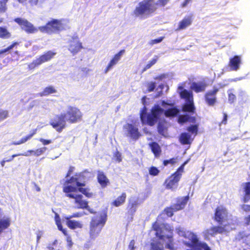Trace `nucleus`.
<instances>
[{
	"label": "nucleus",
	"instance_id": "nucleus-20",
	"mask_svg": "<svg viewBox=\"0 0 250 250\" xmlns=\"http://www.w3.org/2000/svg\"><path fill=\"white\" fill-rule=\"evenodd\" d=\"M188 200L189 197L188 196L178 199L177 203L175 205V210H179L184 208Z\"/></svg>",
	"mask_w": 250,
	"mask_h": 250
},
{
	"label": "nucleus",
	"instance_id": "nucleus-62",
	"mask_svg": "<svg viewBox=\"0 0 250 250\" xmlns=\"http://www.w3.org/2000/svg\"><path fill=\"white\" fill-rule=\"evenodd\" d=\"M246 221L247 224H249V223L250 221V215L246 218Z\"/></svg>",
	"mask_w": 250,
	"mask_h": 250
},
{
	"label": "nucleus",
	"instance_id": "nucleus-48",
	"mask_svg": "<svg viewBox=\"0 0 250 250\" xmlns=\"http://www.w3.org/2000/svg\"><path fill=\"white\" fill-rule=\"evenodd\" d=\"M21 155L25 156H29L31 155H34L35 156V150H29L21 154Z\"/></svg>",
	"mask_w": 250,
	"mask_h": 250
},
{
	"label": "nucleus",
	"instance_id": "nucleus-33",
	"mask_svg": "<svg viewBox=\"0 0 250 250\" xmlns=\"http://www.w3.org/2000/svg\"><path fill=\"white\" fill-rule=\"evenodd\" d=\"M84 214H86V213H84V212H77L73 213L72 215H65L64 216V218L66 220H69L71 219L72 218H79L83 216Z\"/></svg>",
	"mask_w": 250,
	"mask_h": 250
},
{
	"label": "nucleus",
	"instance_id": "nucleus-8",
	"mask_svg": "<svg viewBox=\"0 0 250 250\" xmlns=\"http://www.w3.org/2000/svg\"><path fill=\"white\" fill-rule=\"evenodd\" d=\"M182 86H179L178 92L182 98L185 99L186 104L183 106V111L193 112L195 109L193 104V98L192 92L183 89Z\"/></svg>",
	"mask_w": 250,
	"mask_h": 250
},
{
	"label": "nucleus",
	"instance_id": "nucleus-46",
	"mask_svg": "<svg viewBox=\"0 0 250 250\" xmlns=\"http://www.w3.org/2000/svg\"><path fill=\"white\" fill-rule=\"evenodd\" d=\"M113 159L118 162H121L122 161V157L120 153L117 151L114 155Z\"/></svg>",
	"mask_w": 250,
	"mask_h": 250
},
{
	"label": "nucleus",
	"instance_id": "nucleus-52",
	"mask_svg": "<svg viewBox=\"0 0 250 250\" xmlns=\"http://www.w3.org/2000/svg\"><path fill=\"white\" fill-rule=\"evenodd\" d=\"M163 40V37H161V38H160L159 39H155V40L151 41L150 43L151 44H154L158 43H159L161 42H162Z\"/></svg>",
	"mask_w": 250,
	"mask_h": 250
},
{
	"label": "nucleus",
	"instance_id": "nucleus-50",
	"mask_svg": "<svg viewBox=\"0 0 250 250\" xmlns=\"http://www.w3.org/2000/svg\"><path fill=\"white\" fill-rule=\"evenodd\" d=\"M176 162V161L175 159H171L168 160H165L164 162V164L165 166L167 165L168 164H174Z\"/></svg>",
	"mask_w": 250,
	"mask_h": 250
},
{
	"label": "nucleus",
	"instance_id": "nucleus-28",
	"mask_svg": "<svg viewBox=\"0 0 250 250\" xmlns=\"http://www.w3.org/2000/svg\"><path fill=\"white\" fill-rule=\"evenodd\" d=\"M36 133V131H34V132L30 135H28L26 136L22 137L20 140L18 141H14L12 142V144L14 145H20L22 144L25 142H26L28 140H30L32 136Z\"/></svg>",
	"mask_w": 250,
	"mask_h": 250
},
{
	"label": "nucleus",
	"instance_id": "nucleus-21",
	"mask_svg": "<svg viewBox=\"0 0 250 250\" xmlns=\"http://www.w3.org/2000/svg\"><path fill=\"white\" fill-rule=\"evenodd\" d=\"M126 197V193H122L121 196L117 197L112 202V205L116 207L122 206L125 202Z\"/></svg>",
	"mask_w": 250,
	"mask_h": 250
},
{
	"label": "nucleus",
	"instance_id": "nucleus-19",
	"mask_svg": "<svg viewBox=\"0 0 250 250\" xmlns=\"http://www.w3.org/2000/svg\"><path fill=\"white\" fill-rule=\"evenodd\" d=\"M206 86L207 84L204 82H199L193 83L190 86V88L192 90L198 93L204 91Z\"/></svg>",
	"mask_w": 250,
	"mask_h": 250
},
{
	"label": "nucleus",
	"instance_id": "nucleus-12",
	"mask_svg": "<svg viewBox=\"0 0 250 250\" xmlns=\"http://www.w3.org/2000/svg\"><path fill=\"white\" fill-rule=\"evenodd\" d=\"M56 53L49 51L41 56L40 58L35 60L29 65L30 69H33L37 66L41 64L46 62L49 61L56 55Z\"/></svg>",
	"mask_w": 250,
	"mask_h": 250
},
{
	"label": "nucleus",
	"instance_id": "nucleus-45",
	"mask_svg": "<svg viewBox=\"0 0 250 250\" xmlns=\"http://www.w3.org/2000/svg\"><path fill=\"white\" fill-rule=\"evenodd\" d=\"M169 0H158L157 3H155L156 6L160 5L161 6H165Z\"/></svg>",
	"mask_w": 250,
	"mask_h": 250
},
{
	"label": "nucleus",
	"instance_id": "nucleus-2",
	"mask_svg": "<svg viewBox=\"0 0 250 250\" xmlns=\"http://www.w3.org/2000/svg\"><path fill=\"white\" fill-rule=\"evenodd\" d=\"M70 171L66 177V180L63 185V191L66 196L74 200V203L77 208H87L88 202L83 199V193L87 197L91 196L89 190L83 187L85 186L84 178L83 174H76L70 179L68 178Z\"/></svg>",
	"mask_w": 250,
	"mask_h": 250
},
{
	"label": "nucleus",
	"instance_id": "nucleus-60",
	"mask_svg": "<svg viewBox=\"0 0 250 250\" xmlns=\"http://www.w3.org/2000/svg\"><path fill=\"white\" fill-rule=\"evenodd\" d=\"M7 162L6 160V158L3 159L1 162H0V165L1 166V167H4V165H5V163Z\"/></svg>",
	"mask_w": 250,
	"mask_h": 250
},
{
	"label": "nucleus",
	"instance_id": "nucleus-3",
	"mask_svg": "<svg viewBox=\"0 0 250 250\" xmlns=\"http://www.w3.org/2000/svg\"><path fill=\"white\" fill-rule=\"evenodd\" d=\"M82 113L75 106H68L65 113H61L52 120L50 124L57 131L61 132L66 126V122L75 124L80 121L82 118Z\"/></svg>",
	"mask_w": 250,
	"mask_h": 250
},
{
	"label": "nucleus",
	"instance_id": "nucleus-55",
	"mask_svg": "<svg viewBox=\"0 0 250 250\" xmlns=\"http://www.w3.org/2000/svg\"><path fill=\"white\" fill-rule=\"evenodd\" d=\"M21 154H14V155H12L10 157H9V158H8V159L6 158V160L7 162H11L13 160V159L15 157L18 156H21Z\"/></svg>",
	"mask_w": 250,
	"mask_h": 250
},
{
	"label": "nucleus",
	"instance_id": "nucleus-11",
	"mask_svg": "<svg viewBox=\"0 0 250 250\" xmlns=\"http://www.w3.org/2000/svg\"><path fill=\"white\" fill-rule=\"evenodd\" d=\"M15 21L21 27V29L28 33L37 32L39 29L34 25L27 20L22 18H17Z\"/></svg>",
	"mask_w": 250,
	"mask_h": 250
},
{
	"label": "nucleus",
	"instance_id": "nucleus-41",
	"mask_svg": "<svg viewBox=\"0 0 250 250\" xmlns=\"http://www.w3.org/2000/svg\"><path fill=\"white\" fill-rule=\"evenodd\" d=\"M159 173V170L154 167H152L149 169V173L152 176H156Z\"/></svg>",
	"mask_w": 250,
	"mask_h": 250
},
{
	"label": "nucleus",
	"instance_id": "nucleus-38",
	"mask_svg": "<svg viewBox=\"0 0 250 250\" xmlns=\"http://www.w3.org/2000/svg\"><path fill=\"white\" fill-rule=\"evenodd\" d=\"M18 1L21 3H24L27 0H18ZM38 0H28V3L30 6H33L38 4Z\"/></svg>",
	"mask_w": 250,
	"mask_h": 250
},
{
	"label": "nucleus",
	"instance_id": "nucleus-14",
	"mask_svg": "<svg viewBox=\"0 0 250 250\" xmlns=\"http://www.w3.org/2000/svg\"><path fill=\"white\" fill-rule=\"evenodd\" d=\"M83 48L82 43L77 37H74L70 40L68 49L73 54H76Z\"/></svg>",
	"mask_w": 250,
	"mask_h": 250
},
{
	"label": "nucleus",
	"instance_id": "nucleus-44",
	"mask_svg": "<svg viewBox=\"0 0 250 250\" xmlns=\"http://www.w3.org/2000/svg\"><path fill=\"white\" fill-rule=\"evenodd\" d=\"M17 43L16 42H14L12 44H11V45H10L9 47H8L7 48L4 49H3V50H0V56L4 53H6L8 51H9V50H10L11 49H13L14 46L17 44Z\"/></svg>",
	"mask_w": 250,
	"mask_h": 250
},
{
	"label": "nucleus",
	"instance_id": "nucleus-6",
	"mask_svg": "<svg viewBox=\"0 0 250 250\" xmlns=\"http://www.w3.org/2000/svg\"><path fill=\"white\" fill-rule=\"evenodd\" d=\"M67 21L64 20H53L49 21L45 26L39 27L42 32L51 34L53 32H60L67 28Z\"/></svg>",
	"mask_w": 250,
	"mask_h": 250
},
{
	"label": "nucleus",
	"instance_id": "nucleus-57",
	"mask_svg": "<svg viewBox=\"0 0 250 250\" xmlns=\"http://www.w3.org/2000/svg\"><path fill=\"white\" fill-rule=\"evenodd\" d=\"M192 0H185L182 4V7H185Z\"/></svg>",
	"mask_w": 250,
	"mask_h": 250
},
{
	"label": "nucleus",
	"instance_id": "nucleus-31",
	"mask_svg": "<svg viewBox=\"0 0 250 250\" xmlns=\"http://www.w3.org/2000/svg\"><path fill=\"white\" fill-rule=\"evenodd\" d=\"M158 59L159 57L158 56H154V57L150 61H149L147 64L146 65L144 69V71H145L146 69L150 68L151 66L154 65L157 62Z\"/></svg>",
	"mask_w": 250,
	"mask_h": 250
},
{
	"label": "nucleus",
	"instance_id": "nucleus-37",
	"mask_svg": "<svg viewBox=\"0 0 250 250\" xmlns=\"http://www.w3.org/2000/svg\"><path fill=\"white\" fill-rule=\"evenodd\" d=\"M146 86L148 92L152 91L155 87V83L150 82L146 83Z\"/></svg>",
	"mask_w": 250,
	"mask_h": 250
},
{
	"label": "nucleus",
	"instance_id": "nucleus-5",
	"mask_svg": "<svg viewBox=\"0 0 250 250\" xmlns=\"http://www.w3.org/2000/svg\"><path fill=\"white\" fill-rule=\"evenodd\" d=\"M107 208L92 217L90 223L89 234L91 239H95L99 234L107 220Z\"/></svg>",
	"mask_w": 250,
	"mask_h": 250
},
{
	"label": "nucleus",
	"instance_id": "nucleus-24",
	"mask_svg": "<svg viewBox=\"0 0 250 250\" xmlns=\"http://www.w3.org/2000/svg\"><path fill=\"white\" fill-rule=\"evenodd\" d=\"M124 53L125 50H122L113 57L112 60H110V67L116 65L118 63V62L121 60Z\"/></svg>",
	"mask_w": 250,
	"mask_h": 250
},
{
	"label": "nucleus",
	"instance_id": "nucleus-47",
	"mask_svg": "<svg viewBox=\"0 0 250 250\" xmlns=\"http://www.w3.org/2000/svg\"><path fill=\"white\" fill-rule=\"evenodd\" d=\"M43 231H42V230H38V231H37L36 234V235H37V243H38L39 242L41 238L42 237V236L43 235Z\"/></svg>",
	"mask_w": 250,
	"mask_h": 250
},
{
	"label": "nucleus",
	"instance_id": "nucleus-39",
	"mask_svg": "<svg viewBox=\"0 0 250 250\" xmlns=\"http://www.w3.org/2000/svg\"><path fill=\"white\" fill-rule=\"evenodd\" d=\"M8 116V112L6 110L0 109V121L4 120Z\"/></svg>",
	"mask_w": 250,
	"mask_h": 250
},
{
	"label": "nucleus",
	"instance_id": "nucleus-7",
	"mask_svg": "<svg viewBox=\"0 0 250 250\" xmlns=\"http://www.w3.org/2000/svg\"><path fill=\"white\" fill-rule=\"evenodd\" d=\"M156 9L154 0H144L139 3L134 12L137 16H143L154 12Z\"/></svg>",
	"mask_w": 250,
	"mask_h": 250
},
{
	"label": "nucleus",
	"instance_id": "nucleus-4",
	"mask_svg": "<svg viewBox=\"0 0 250 250\" xmlns=\"http://www.w3.org/2000/svg\"><path fill=\"white\" fill-rule=\"evenodd\" d=\"M157 226L155 223L153 225V228L156 231V235L158 241L151 243V250H163V244L164 243L167 249L175 250L171 227L168 225L163 224L160 228H157Z\"/></svg>",
	"mask_w": 250,
	"mask_h": 250
},
{
	"label": "nucleus",
	"instance_id": "nucleus-9",
	"mask_svg": "<svg viewBox=\"0 0 250 250\" xmlns=\"http://www.w3.org/2000/svg\"><path fill=\"white\" fill-rule=\"evenodd\" d=\"M188 162V160L186 161L174 174L166 180L165 184L166 188L167 189L174 190L177 188L178 183L181 178L182 173L184 171V167Z\"/></svg>",
	"mask_w": 250,
	"mask_h": 250
},
{
	"label": "nucleus",
	"instance_id": "nucleus-40",
	"mask_svg": "<svg viewBox=\"0 0 250 250\" xmlns=\"http://www.w3.org/2000/svg\"><path fill=\"white\" fill-rule=\"evenodd\" d=\"M188 130L192 134L196 135L198 131V126L197 125H191L188 127Z\"/></svg>",
	"mask_w": 250,
	"mask_h": 250
},
{
	"label": "nucleus",
	"instance_id": "nucleus-18",
	"mask_svg": "<svg viewBox=\"0 0 250 250\" xmlns=\"http://www.w3.org/2000/svg\"><path fill=\"white\" fill-rule=\"evenodd\" d=\"M192 23V16H188L185 17L178 24V30H183L191 25Z\"/></svg>",
	"mask_w": 250,
	"mask_h": 250
},
{
	"label": "nucleus",
	"instance_id": "nucleus-51",
	"mask_svg": "<svg viewBox=\"0 0 250 250\" xmlns=\"http://www.w3.org/2000/svg\"><path fill=\"white\" fill-rule=\"evenodd\" d=\"M163 85H160L157 88L156 90L158 91V94H157L156 97H159L162 94V89L163 88Z\"/></svg>",
	"mask_w": 250,
	"mask_h": 250
},
{
	"label": "nucleus",
	"instance_id": "nucleus-1",
	"mask_svg": "<svg viewBox=\"0 0 250 250\" xmlns=\"http://www.w3.org/2000/svg\"><path fill=\"white\" fill-rule=\"evenodd\" d=\"M178 113L179 110L174 107L173 103L163 101L154 104L148 114L146 113V108L145 107L141 111L140 118L143 123L146 122L151 126L159 122L158 131L163 136L166 137L167 135V127L162 124L164 117H173Z\"/></svg>",
	"mask_w": 250,
	"mask_h": 250
},
{
	"label": "nucleus",
	"instance_id": "nucleus-15",
	"mask_svg": "<svg viewBox=\"0 0 250 250\" xmlns=\"http://www.w3.org/2000/svg\"><path fill=\"white\" fill-rule=\"evenodd\" d=\"M124 128L127 136L133 139H137L140 136L138 128L131 124H126L124 126Z\"/></svg>",
	"mask_w": 250,
	"mask_h": 250
},
{
	"label": "nucleus",
	"instance_id": "nucleus-30",
	"mask_svg": "<svg viewBox=\"0 0 250 250\" xmlns=\"http://www.w3.org/2000/svg\"><path fill=\"white\" fill-rule=\"evenodd\" d=\"M55 219L56 224L58 227V229L60 230H61L65 235H67L66 230L62 229V227L61 225V219H60L59 216L57 214H56Z\"/></svg>",
	"mask_w": 250,
	"mask_h": 250
},
{
	"label": "nucleus",
	"instance_id": "nucleus-16",
	"mask_svg": "<svg viewBox=\"0 0 250 250\" xmlns=\"http://www.w3.org/2000/svg\"><path fill=\"white\" fill-rule=\"evenodd\" d=\"M218 91L217 88H214L212 91L208 92L206 95V101L209 105H213L216 102L215 94Z\"/></svg>",
	"mask_w": 250,
	"mask_h": 250
},
{
	"label": "nucleus",
	"instance_id": "nucleus-36",
	"mask_svg": "<svg viewBox=\"0 0 250 250\" xmlns=\"http://www.w3.org/2000/svg\"><path fill=\"white\" fill-rule=\"evenodd\" d=\"M46 150V147H42L35 150V156H39L43 154Z\"/></svg>",
	"mask_w": 250,
	"mask_h": 250
},
{
	"label": "nucleus",
	"instance_id": "nucleus-58",
	"mask_svg": "<svg viewBox=\"0 0 250 250\" xmlns=\"http://www.w3.org/2000/svg\"><path fill=\"white\" fill-rule=\"evenodd\" d=\"M66 241L68 243V246L69 247H71L73 244L71 237L70 236H67L66 238Z\"/></svg>",
	"mask_w": 250,
	"mask_h": 250
},
{
	"label": "nucleus",
	"instance_id": "nucleus-59",
	"mask_svg": "<svg viewBox=\"0 0 250 250\" xmlns=\"http://www.w3.org/2000/svg\"><path fill=\"white\" fill-rule=\"evenodd\" d=\"M166 77V75L165 74H163V75H161L157 77H156L155 78V79H159V80H162L163 79H164Z\"/></svg>",
	"mask_w": 250,
	"mask_h": 250
},
{
	"label": "nucleus",
	"instance_id": "nucleus-42",
	"mask_svg": "<svg viewBox=\"0 0 250 250\" xmlns=\"http://www.w3.org/2000/svg\"><path fill=\"white\" fill-rule=\"evenodd\" d=\"M189 119V117L187 115H181L179 117L178 122L179 123H184L188 121Z\"/></svg>",
	"mask_w": 250,
	"mask_h": 250
},
{
	"label": "nucleus",
	"instance_id": "nucleus-34",
	"mask_svg": "<svg viewBox=\"0 0 250 250\" xmlns=\"http://www.w3.org/2000/svg\"><path fill=\"white\" fill-rule=\"evenodd\" d=\"M138 201L137 200L130 199L129 201L130 207V210L131 212H135L136 208L138 204Z\"/></svg>",
	"mask_w": 250,
	"mask_h": 250
},
{
	"label": "nucleus",
	"instance_id": "nucleus-22",
	"mask_svg": "<svg viewBox=\"0 0 250 250\" xmlns=\"http://www.w3.org/2000/svg\"><path fill=\"white\" fill-rule=\"evenodd\" d=\"M245 195L243 198L244 202H248L250 199V182L246 183L243 185Z\"/></svg>",
	"mask_w": 250,
	"mask_h": 250
},
{
	"label": "nucleus",
	"instance_id": "nucleus-29",
	"mask_svg": "<svg viewBox=\"0 0 250 250\" xmlns=\"http://www.w3.org/2000/svg\"><path fill=\"white\" fill-rule=\"evenodd\" d=\"M98 180L99 183L103 187H104L108 182L107 178L105 177L103 172L100 171L98 172Z\"/></svg>",
	"mask_w": 250,
	"mask_h": 250
},
{
	"label": "nucleus",
	"instance_id": "nucleus-25",
	"mask_svg": "<svg viewBox=\"0 0 250 250\" xmlns=\"http://www.w3.org/2000/svg\"><path fill=\"white\" fill-rule=\"evenodd\" d=\"M192 140L191 135L189 133H183L180 136V141L183 144H190Z\"/></svg>",
	"mask_w": 250,
	"mask_h": 250
},
{
	"label": "nucleus",
	"instance_id": "nucleus-35",
	"mask_svg": "<svg viewBox=\"0 0 250 250\" xmlns=\"http://www.w3.org/2000/svg\"><path fill=\"white\" fill-rule=\"evenodd\" d=\"M8 0H0V12H5L7 9L6 4Z\"/></svg>",
	"mask_w": 250,
	"mask_h": 250
},
{
	"label": "nucleus",
	"instance_id": "nucleus-56",
	"mask_svg": "<svg viewBox=\"0 0 250 250\" xmlns=\"http://www.w3.org/2000/svg\"><path fill=\"white\" fill-rule=\"evenodd\" d=\"M134 245H135V241L134 240L131 241V242L129 243V246H128L129 248L131 250H134L135 248Z\"/></svg>",
	"mask_w": 250,
	"mask_h": 250
},
{
	"label": "nucleus",
	"instance_id": "nucleus-27",
	"mask_svg": "<svg viewBox=\"0 0 250 250\" xmlns=\"http://www.w3.org/2000/svg\"><path fill=\"white\" fill-rule=\"evenodd\" d=\"M56 92V90L54 87L49 86L45 87L43 91L40 93V96H46L49 94H53Z\"/></svg>",
	"mask_w": 250,
	"mask_h": 250
},
{
	"label": "nucleus",
	"instance_id": "nucleus-32",
	"mask_svg": "<svg viewBox=\"0 0 250 250\" xmlns=\"http://www.w3.org/2000/svg\"><path fill=\"white\" fill-rule=\"evenodd\" d=\"M10 37V33L3 27H0V38L7 39Z\"/></svg>",
	"mask_w": 250,
	"mask_h": 250
},
{
	"label": "nucleus",
	"instance_id": "nucleus-43",
	"mask_svg": "<svg viewBox=\"0 0 250 250\" xmlns=\"http://www.w3.org/2000/svg\"><path fill=\"white\" fill-rule=\"evenodd\" d=\"M175 209V205L171 208H167L165 209V211L168 216H171L173 214V212L176 211Z\"/></svg>",
	"mask_w": 250,
	"mask_h": 250
},
{
	"label": "nucleus",
	"instance_id": "nucleus-64",
	"mask_svg": "<svg viewBox=\"0 0 250 250\" xmlns=\"http://www.w3.org/2000/svg\"><path fill=\"white\" fill-rule=\"evenodd\" d=\"M37 190L38 191H40V188L39 187H38V188H37Z\"/></svg>",
	"mask_w": 250,
	"mask_h": 250
},
{
	"label": "nucleus",
	"instance_id": "nucleus-63",
	"mask_svg": "<svg viewBox=\"0 0 250 250\" xmlns=\"http://www.w3.org/2000/svg\"><path fill=\"white\" fill-rule=\"evenodd\" d=\"M87 209L89 211V212H90V213H93V211L92 209H90V208H88V207L87 208Z\"/></svg>",
	"mask_w": 250,
	"mask_h": 250
},
{
	"label": "nucleus",
	"instance_id": "nucleus-49",
	"mask_svg": "<svg viewBox=\"0 0 250 250\" xmlns=\"http://www.w3.org/2000/svg\"><path fill=\"white\" fill-rule=\"evenodd\" d=\"M39 141L43 145H47L52 143L51 140H45L42 138L40 139Z\"/></svg>",
	"mask_w": 250,
	"mask_h": 250
},
{
	"label": "nucleus",
	"instance_id": "nucleus-17",
	"mask_svg": "<svg viewBox=\"0 0 250 250\" xmlns=\"http://www.w3.org/2000/svg\"><path fill=\"white\" fill-rule=\"evenodd\" d=\"M241 63V57L236 56L230 59L229 65L232 70L237 71L239 69Z\"/></svg>",
	"mask_w": 250,
	"mask_h": 250
},
{
	"label": "nucleus",
	"instance_id": "nucleus-23",
	"mask_svg": "<svg viewBox=\"0 0 250 250\" xmlns=\"http://www.w3.org/2000/svg\"><path fill=\"white\" fill-rule=\"evenodd\" d=\"M67 226L71 229H81L83 227V224L79 221L75 220H66Z\"/></svg>",
	"mask_w": 250,
	"mask_h": 250
},
{
	"label": "nucleus",
	"instance_id": "nucleus-13",
	"mask_svg": "<svg viewBox=\"0 0 250 250\" xmlns=\"http://www.w3.org/2000/svg\"><path fill=\"white\" fill-rule=\"evenodd\" d=\"M233 227L225 228L223 226L220 227H214L209 229H207L203 232V234L206 238L208 237L209 236H213L217 233H222L226 232H228L231 230Z\"/></svg>",
	"mask_w": 250,
	"mask_h": 250
},
{
	"label": "nucleus",
	"instance_id": "nucleus-54",
	"mask_svg": "<svg viewBox=\"0 0 250 250\" xmlns=\"http://www.w3.org/2000/svg\"><path fill=\"white\" fill-rule=\"evenodd\" d=\"M235 98V96L234 94L232 93L229 94V102L232 103L234 101Z\"/></svg>",
	"mask_w": 250,
	"mask_h": 250
},
{
	"label": "nucleus",
	"instance_id": "nucleus-10",
	"mask_svg": "<svg viewBox=\"0 0 250 250\" xmlns=\"http://www.w3.org/2000/svg\"><path fill=\"white\" fill-rule=\"evenodd\" d=\"M215 219L216 221L221 223V225L225 228L233 227L234 225H231L229 223L227 224L228 222V212L225 208L223 207H219L217 208L215 214Z\"/></svg>",
	"mask_w": 250,
	"mask_h": 250
},
{
	"label": "nucleus",
	"instance_id": "nucleus-53",
	"mask_svg": "<svg viewBox=\"0 0 250 250\" xmlns=\"http://www.w3.org/2000/svg\"><path fill=\"white\" fill-rule=\"evenodd\" d=\"M243 209L246 212H250V205H244L242 206Z\"/></svg>",
	"mask_w": 250,
	"mask_h": 250
},
{
	"label": "nucleus",
	"instance_id": "nucleus-61",
	"mask_svg": "<svg viewBox=\"0 0 250 250\" xmlns=\"http://www.w3.org/2000/svg\"><path fill=\"white\" fill-rule=\"evenodd\" d=\"M227 118V116L226 114H225L224 118L223 121H222V123H224V124H225L226 123Z\"/></svg>",
	"mask_w": 250,
	"mask_h": 250
},
{
	"label": "nucleus",
	"instance_id": "nucleus-26",
	"mask_svg": "<svg viewBox=\"0 0 250 250\" xmlns=\"http://www.w3.org/2000/svg\"><path fill=\"white\" fill-rule=\"evenodd\" d=\"M152 151L156 157L159 156L161 152V149L159 145L156 143H153L149 144Z\"/></svg>",
	"mask_w": 250,
	"mask_h": 250
}]
</instances>
